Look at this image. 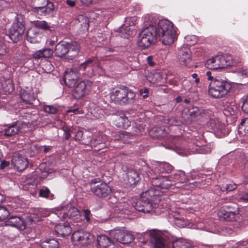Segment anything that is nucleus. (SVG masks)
<instances>
[{"label": "nucleus", "mask_w": 248, "mask_h": 248, "mask_svg": "<svg viewBox=\"0 0 248 248\" xmlns=\"http://www.w3.org/2000/svg\"><path fill=\"white\" fill-rule=\"evenodd\" d=\"M239 198L241 200L248 201V193L239 195Z\"/></svg>", "instance_id": "nucleus-64"}, {"label": "nucleus", "mask_w": 248, "mask_h": 248, "mask_svg": "<svg viewBox=\"0 0 248 248\" xmlns=\"http://www.w3.org/2000/svg\"><path fill=\"white\" fill-rule=\"evenodd\" d=\"M78 20L79 22H82L81 25L88 28L89 26V19L88 17L82 15L78 16Z\"/></svg>", "instance_id": "nucleus-45"}, {"label": "nucleus", "mask_w": 248, "mask_h": 248, "mask_svg": "<svg viewBox=\"0 0 248 248\" xmlns=\"http://www.w3.org/2000/svg\"><path fill=\"white\" fill-rule=\"evenodd\" d=\"M38 29H41L44 31L49 30L50 29V25L44 20L36 21L33 22L32 26Z\"/></svg>", "instance_id": "nucleus-34"}, {"label": "nucleus", "mask_w": 248, "mask_h": 248, "mask_svg": "<svg viewBox=\"0 0 248 248\" xmlns=\"http://www.w3.org/2000/svg\"><path fill=\"white\" fill-rule=\"evenodd\" d=\"M20 96L22 101L27 104L36 106L39 103L38 100L36 98L35 95L30 90L22 91Z\"/></svg>", "instance_id": "nucleus-22"}, {"label": "nucleus", "mask_w": 248, "mask_h": 248, "mask_svg": "<svg viewBox=\"0 0 248 248\" xmlns=\"http://www.w3.org/2000/svg\"><path fill=\"white\" fill-rule=\"evenodd\" d=\"M12 163L14 168L19 171L24 170L28 166L27 157L23 154L15 153L12 157Z\"/></svg>", "instance_id": "nucleus-20"}, {"label": "nucleus", "mask_w": 248, "mask_h": 248, "mask_svg": "<svg viewBox=\"0 0 248 248\" xmlns=\"http://www.w3.org/2000/svg\"><path fill=\"white\" fill-rule=\"evenodd\" d=\"M83 212L84 214L85 219L86 220L87 222H89L90 220V211L89 210L86 209L83 210Z\"/></svg>", "instance_id": "nucleus-58"}, {"label": "nucleus", "mask_w": 248, "mask_h": 248, "mask_svg": "<svg viewBox=\"0 0 248 248\" xmlns=\"http://www.w3.org/2000/svg\"><path fill=\"white\" fill-rule=\"evenodd\" d=\"M175 224L179 227H184L186 225V222L181 219H177L175 220Z\"/></svg>", "instance_id": "nucleus-53"}, {"label": "nucleus", "mask_w": 248, "mask_h": 248, "mask_svg": "<svg viewBox=\"0 0 248 248\" xmlns=\"http://www.w3.org/2000/svg\"><path fill=\"white\" fill-rule=\"evenodd\" d=\"M43 57L49 58L53 54V51L50 48H45L42 49Z\"/></svg>", "instance_id": "nucleus-47"}, {"label": "nucleus", "mask_w": 248, "mask_h": 248, "mask_svg": "<svg viewBox=\"0 0 248 248\" xmlns=\"http://www.w3.org/2000/svg\"><path fill=\"white\" fill-rule=\"evenodd\" d=\"M96 66H98V60L97 58L93 57L81 63L78 68L81 75L92 77L94 74V67Z\"/></svg>", "instance_id": "nucleus-15"}, {"label": "nucleus", "mask_w": 248, "mask_h": 248, "mask_svg": "<svg viewBox=\"0 0 248 248\" xmlns=\"http://www.w3.org/2000/svg\"><path fill=\"white\" fill-rule=\"evenodd\" d=\"M164 129L162 127L156 128L154 131L158 134L155 136L157 138H159L161 137L164 136L163 132Z\"/></svg>", "instance_id": "nucleus-54"}, {"label": "nucleus", "mask_w": 248, "mask_h": 248, "mask_svg": "<svg viewBox=\"0 0 248 248\" xmlns=\"http://www.w3.org/2000/svg\"><path fill=\"white\" fill-rule=\"evenodd\" d=\"M82 4L88 6L92 4L93 0H80Z\"/></svg>", "instance_id": "nucleus-61"}, {"label": "nucleus", "mask_w": 248, "mask_h": 248, "mask_svg": "<svg viewBox=\"0 0 248 248\" xmlns=\"http://www.w3.org/2000/svg\"><path fill=\"white\" fill-rule=\"evenodd\" d=\"M59 246V242L55 239L46 240L41 244L42 248H58Z\"/></svg>", "instance_id": "nucleus-35"}, {"label": "nucleus", "mask_w": 248, "mask_h": 248, "mask_svg": "<svg viewBox=\"0 0 248 248\" xmlns=\"http://www.w3.org/2000/svg\"><path fill=\"white\" fill-rule=\"evenodd\" d=\"M139 180V174L137 172L133 170H128L127 172V183L130 185H133Z\"/></svg>", "instance_id": "nucleus-32"}, {"label": "nucleus", "mask_w": 248, "mask_h": 248, "mask_svg": "<svg viewBox=\"0 0 248 248\" xmlns=\"http://www.w3.org/2000/svg\"><path fill=\"white\" fill-rule=\"evenodd\" d=\"M150 242L155 248H170L169 237L166 233L153 231L150 232Z\"/></svg>", "instance_id": "nucleus-12"}, {"label": "nucleus", "mask_w": 248, "mask_h": 248, "mask_svg": "<svg viewBox=\"0 0 248 248\" xmlns=\"http://www.w3.org/2000/svg\"><path fill=\"white\" fill-rule=\"evenodd\" d=\"M65 3L71 7H74L76 4L75 1L72 0H66Z\"/></svg>", "instance_id": "nucleus-62"}, {"label": "nucleus", "mask_w": 248, "mask_h": 248, "mask_svg": "<svg viewBox=\"0 0 248 248\" xmlns=\"http://www.w3.org/2000/svg\"><path fill=\"white\" fill-rule=\"evenodd\" d=\"M237 187V185L234 183H230L226 185H223L221 187V190L222 191H231L234 190Z\"/></svg>", "instance_id": "nucleus-40"}, {"label": "nucleus", "mask_w": 248, "mask_h": 248, "mask_svg": "<svg viewBox=\"0 0 248 248\" xmlns=\"http://www.w3.org/2000/svg\"><path fill=\"white\" fill-rule=\"evenodd\" d=\"M39 196L51 200L54 199V195L50 193L48 188L43 187L39 190Z\"/></svg>", "instance_id": "nucleus-37"}, {"label": "nucleus", "mask_w": 248, "mask_h": 248, "mask_svg": "<svg viewBox=\"0 0 248 248\" xmlns=\"http://www.w3.org/2000/svg\"><path fill=\"white\" fill-rule=\"evenodd\" d=\"M79 49L80 46L76 42H61L55 46V54L57 57L72 60L78 55Z\"/></svg>", "instance_id": "nucleus-5"}, {"label": "nucleus", "mask_w": 248, "mask_h": 248, "mask_svg": "<svg viewBox=\"0 0 248 248\" xmlns=\"http://www.w3.org/2000/svg\"><path fill=\"white\" fill-rule=\"evenodd\" d=\"M154 169L155 171L157 173H170L173 170V167L165 162H156Z\"/></svg>", "instance_id": "nucleus-29"}, {"label": "nucleus", "mask_w": 248, "mask_h": 248, "mask_svg": "<svg viewBox=\"0 0 248 248\" xmlns=\"http://www.w3.org/2000/svg\"><path fill=\"white\" fill-rule=\"evenodd\" d=\"M156 190L152 188L143 192L141 194L140 200L131 205L129 202L117 203L113 207L115 214L121 213L128 214L130 211L135 209L143 213H149L156 204L161 201V198L156 193ZM130 203H132L130 202Z\"/></svg>", "instance_id": "nucleus-1"}, {"label": "nucleus", "mask_w": 248, "mask_h": 248, "mask_svg": "<svg viewBox=\"0 0 248 248\" xmlns=\"http://www.w3.org/2000/svg\"><path fill=\"white\" fill-rule=\"evenodd\" d=\"M114 121L117 127L123 128H127L130 124L128 118L123 114L115 116Z\"/></svg>", "instance_id": "nucleus-28"}, {"label": "nucleus", "mask_w": 248, "mask_h": 248, "mask_svg": "<svg viewBox=\"0 0 248 248\" xmlns=\"http://www.w3.org/2000/svg\"><path fill=\"white\" fill-rule=\"evenodd\" d=\"M35 212L36 215L40 217H46L48 215V213L43 209H37Z\"/></svg>", "instance_id": "nucleus-50"}, {"label": "nucleus", "mask_w": 248, "mask_h": 248, "mask_svg": "<svg viewBox=\"0 0 248 248\" xmlns=\"http://www.w3.org/2000/svg\"><path fill=\"white\" fill-rule=\"evenodd\" d=\"M218 217L227 221L236 220L239 217V210L237 204L230 203L222 206L217 213Z\"/></svg>", "instance_id": "nucleus-8"}, {"label": "nucleus", "mask_w": 248, "mask_h": 248, "mask_svg": "<svg viewBox=\"0 0 248 248\" xmlns=\"http://www.w3.org/2000/svg\"><path fill=\"white\" fill-rule=\"evenodd\" d=\"M185 40L188 46L194 45L198 41L197 37L195 35H187L185 37Z\"/></svg>", "instance_id": "nucleus-41"}, {"label": "nucleus", "mask_w": 248, "mask_h": 248, "mask_svg": "<svg viewBox=\"0 0 248 248\" xmlns=\"http://www.w3.org/2000/svg\"><path fill=\"white\" fill-rule=\"evenodd\" d=\"M91 191L99 198H108L111 194V188L105 182L98 183L96 179L91 182Z\"/></svg>", "instance_id": "nucleus-11"}, {"label": "nucleus", "mask_w": 248, "mask_h": 248, "mask_svg": "<svg viewBox=\"0 0 248 248\" xmlns=\"http://www.w3.org/2000/svg\"><path fill=\"white\" fill-rule=\"evenodd\" d=\"M242 109L245 113L248 114V95L243 101Z\"/></svg>", "instance_id": "nucleus-52"}, {"label": "nucleus", "mask_w": 248, "mask_h": 248, "mask_svg": "<svg viewBox=\"0 0 248 248\" xmlns=\"http://www.w3.org/2000/svg\"><path fill=\"white\" fill-rule=\"evenodd\" d=\"M177 62L182 66L189 67L191 61V51L186 46L181 47L178 52L177 56Z\"/></svg>", "instance_id": "nucleus-19"}, {"label": "nucleus", "mask_w": 248, "mask_h": 248, "mask_svg": "<svg viewBox=\"0 0 248 248\" xmlns=\"http://www.w3.org/2000/svg\"><path fill=\"white\" fill-rule=\"evenodd\" d=\"M92 85V82L87 80L80 82L73 90V96L77 99L82 98L89 93Z\"/></svg>", "instance_id": "nucleus-17"}, {"label": "nucleus", "mask_w": 248, "mask_h": 248, "mask_svg": "<svg viewBox=\"0 0 248 248\" xmlns=\"http://www.w3.org/2000/svg\"><path fill=\"white\" fill-rule=\"evenodd\" d=\"M231 88V83L225 77L217 76L214 80L211 82L208 93L213 97L220 98L226 95Z\"/></svg>", "instance_id": "nucleus-4"}, {"label": "nucleus", "mask_w": 248, "mask_h": 248, "mask_svg": "<svg viewBox=\"0 0 248 248\" xmlns=\"http://www.w3.org/2000/svg\"><path fill=\"white\" fill-rule=\"evenodd\" d=\"M179 138L176 136L170 137V139L171 140L172 143L176 145L177 144V141L179 140Z\"/></svg>", "instance_id": "nucleus-63"}, {"label": "nucleus", "mask_w": 248, "mask_h": 248, "mask_svg": "<svg viewBox=\"0 0 248 248\" xmlns=\"http://www.w3.org/2000/svg\"><path fill=\"white\" fill-rule=\"evenodd\" d=\"M100 61L105 62H114L117 61V58L109 55H105L100 57Z\"/></svg>", "instance_id": "nucleus-46"}, {"label": "nucleus", "mask_w": 248, "mask_h": 248, "mask_svg": "<svg viewBox=\"0 0 248 248\" xmlns=\"http://www.w3.org/2000/svg\"><path fill=\"white\" fill-rule=\"evenodd\" d=\"M71 239L75 245L86 246L92 242L93 236L87 232L78 230L73 232Z\"/></svg>", "instance_id": "nucleus-14"}, {"label": "nucleus", "mask_w": 248, "mask_h": 248, "mask_svg": "<svg viewBox=\"0 0 248 248\" xmlns=\"http://www.w3.org/2000/svg\"><path fill=\"white\" fill-rule=\"evenodd\" d=\"M106 139V135L100 133L94 136L90 142V146L92 147H96L97 150H100L105 146L104 141Z\"/></svg>", "instance_id": "nucleus-26"}, {"label": "nucleus", "mask_w": 248, "mask_h": 248, "mask_svg": "<svg viewBox=\"0 0 248 248\" xmlns=\"http://www.w3.org/2000/svg\"><path fill=\"white\" fill-rule=\"evenodd\" d=\"M147 63L151 66H153L155 65V62L153 61V57L152 56H149L147 58Z\"/></svg>", "instance_id": "nucleus-59"}, {"label": "nucleus", "mask_w": 248, "mask_h": 248, "mask_svg": "<svg viewBox=\"0 0 248 248\" xmlns=\"http://www.w3.org/2000/svg\"><path fill=\"white\" fill-rule=\"evenodd\" d=\"M5 224L15 227L20 230H24L26 229L25 221L21 217L13 216L8 218L5 221Z\"/></svg>", "instance_id": "nucleus-21"}, {"label": "nucleus", "mask_w": 248, "mask_h": 248, "mask_svg": "<svg viewBox=\"0 0 248 248\" xmlns=\"http://www.w3.org/2000/svg\"><path fill=\"white\" fill-rule=\"evenodd\" d=\"M237 72L241 74L242 75H248V69L247 67L243 66H238L236 69Z\"/></svg>", "instance_id": "nucleus-49"}, {"label": "nucleus", "mask_w": 248, "mask_h": 248, "mask_svg": "<svg viewBox=\"0 0 248 248\" xmlns=\"http://www.w3.org/2000/svg\"><path fill=\"white\" fill-rule=\"evenodd\" d=\"M136 95L125 86L114 88L110 93V100L119 105H129L135 102Z\"/></svg>", "instance_id": "nucleus-3"}, {"label": "nucleus", "mask_w": 248, "mask_h": 248, "mask_svg": "<svg viewBox=\"0 0 248 248\" xmlns=\"http://www.w3.org/2000/svg\"><path fill=\"white\" fill-rule=\"evenodd\" d=\"M44 2L46 3L45 6L33 8V11L42 16L49 15L54 10V5L52 2L48 1L47 0H44Z\"/></svg>", "instance_id": "nucleus-23"}, {"label": "nucleus", "mask_w": 248, "mask_h": 248, "mask_svg": "<svg viewBox=\"0 0 248 248\" xmlns=\"http://www.w3.org/2000/svg\"><path fill=\"white\" fill-rule=\"evenodd\" d=\"M64 137L66 140H68L71 137V135L75 134L76 131L75 128H65L64 130Z\"/></svg>", "instance_id": "nucleus-42"}, {"label": "nucleus", "mask_w": 248, "mask_h": 248, "mask_svg": "<svg viewBox=\"0 0 248 248\" xmlns=\"http://www.w3.org/2000/svg\"><path fill=\"white\" fill-rule=\"evenodd\" d=\"M20 130V127L17 124H9L6 125L4 129V135L6 137H10L17 134Z\"/></svg>", "instance_id": "nucleus-30"}, {"label": "nucleus", "mask_w": 248, "mask_h": 248, "mask_svg": "<svg viewBox=\"0 0 248 248\" xmlns=\"http://www.w3.org/2000/svg\"><path fill=\"white\" fill-rule=\"evenodd\" d=\"M173 184H176L178 183H183L187 180V178L184 171H180L178 173H175L173 176H170Z\"/></svg>", "instance_id": "nucleus-33"}, {"label": "nucleus", "mask_w": 248, "mask_h": 248, "mask_svg": "<svg viewBox=\"0 0 248 248\" xmlns=\"http://www.w3.org/2000/svg\"><path fill=\"white\" fill-rule=\"evenodd\" d=\"M157 37L166 45L171 44L177 37L176 28L173 24L166 19L155 22Z\"/></svg>", "instance_id": "nucleus-2"}, {"label": "nucleus", "mask_w": 248, "mask_h": 248, "mask_svg": "<svg viewBox=\"0 0 248 248\" xmlns=\"http://www.w3.org/2000/svg\"><path fill=\"white\" fill-rule=\"evenodd\" d=\"M80 75L78 68L67 70L65 71L63 76L65 84L71 88L75 87Z\"/></svg>", "instance_id": "nucleus-18"}, {"label": "nucleus", "mask_w": 248, "mask_h": 248, "mask_svg": "<svg viewBox=\"0 0 248 248\" xmlns=\"http://www.w3.org/2000/svg\"><path fill=\"white\" fill-rule=\"evenodd\" d=\"M6 53V46L2 42H0V56H3Z\"/></svg>", "instance_id": "nucleus-56"}, {"label": "nucleus", "mask_w": 248, "mask_h": 248, "mask_svg": "<svg viewBox=\"0 0 248 248\" xmlns=\"http://www.w3.org/2000/svg\"><path fill=\"white\" fill-rule=\"evenodd\" d=\"M206 76H207V78L208 80H211L212 81L214 80V79L216 78V77H214L212 76V73L210 71H207L206 72Z\"/></svg>", "instance_id": "nucleus-60"}, {"label": "nucleus", "mask_w": 248, "mask_h": 248, "mask_svg": "<svg viewBox=\"0 0 248 248\" xmlns=\"http://www.w3.org/2000/svg\"><path fill=\"white\" fill-rule=\"evenodd\" d=\"M44 111L49 114H55L58 111L57 108L53 106L45 105L43 107Z\"/></svg>", "instance_id": "nucleus-39"}, {"label": "nucleus", "mask_w": 248, "mask_h": 248, "mask_svg": "<svg viewBox=\"0 0 248 248\" xmlns=\"http://www.w3.org/2000/svg\"><path fill=\"white\" fill-rule=\"evenodd\" d=\"M71 228L67 224H60L56 226L55 231L60 235L65 237L68 236L71 232Z\"/></svg>", "instance_id": "nucleus-31"}, {"label": "nucleus", "mask_w": 248, "mask_h": 248, "mask_svg": "<svg viewBox=\"0 0 248 248\" xmlns=\"http://www.w3.org/2000/svg\"><path fill=\"white\" fill-rule=\"evenodd\" d=\"M207 126L215 132L224 133L225 125L220 122L214 115L212 116L209 121L207 123Z\"/></svg>", "instance_id": "nucleus-25"}, {"label": "nucleus", "mask_w": 248, "mask_h": 248, "mask_svg": "<svg viewBox=\"0 0 248 248\" xmlns=\"http://www.w3.org/2000/svg\"><path fill=\"white\" fill-rule=\"evenodd\" d=\"M33 57L36 59H39L43 58L42 49L36 51L32 55Z\"/></svg>", "instance_id": "nucleus-55"}, {"label": "nucleus", "mask_w": 248, "mask_h": 248, "mask_svg": "<svg viewBox=\"0 0 248 248\" xmlns=\"http://www.w3.org/2000/svg\"><path fill=\"white\" fill-rule=\"evenodd\" d=\"M109 234L113 239L123 244L130 243L134 239L131 232L123 230H111L109 232Z\"/></svg>", "instance_id": "nucleus-16"}, {"label": "nucleus", "mask_w": 248, "mask_h": 248, "mask_svg": "<svg viewBox=\"0 0 248 248\" xmlns=\"http://www.w3.org/2000/svg\"><path fill=\"white\" fill-rule=\"evenodd\" d=\"M9 215V211L4 207L0 206V220L5 219Z\"/></svg>", "instance_id": "nucleus-43"}, {"label": "nucleus", "mask_w": 248, "mask_h": 248, "mask_svg": "<svg viewBox=\"0 0 248 248\" xmlns=\"http://www.w3.org/2000/svg\"><path fill=\"white\" fill-rule=\"evenodd\" d=\"M234 64L232 56L229 54L216 56L208 60L206 62L207 68L212 70L226 68Z\"/></svg>", "instance_id": "nucleus-7"}, {"label": "nucleus", "mask_w": 248, "mask_h": 248, "mask_svg": "<svg viewBox=\"0 0 248 248\" xmlns=\"http://www.w3.org/2000/svg\"><path fill=\"white\" fill-rule=\"evenodd\" d=\"M147 175L152 180V185L157 188L168 189L170 186L174 185V184L172 183L171 179L170 178V176L169 177L161 176L159 174L155 173L153 170L149 171Z\"/></svg>", "instance_id": "nucleus-10"}, {"label": "nucleus", "mask_w": 248, "mask_h": 248, "mask_svg": "<svg viewBox=\"0 0 248 248\" xmlns=\"http://www.w3.org/2000/svg\"><path fill=\"white\" fill-rule=\"evenodd\" d=\"M1 88L4 92L8 93L12 92L14 89L12 80L10 79H7L2 83Z\"/></svg>", "instance_id": "nucleus-38"}, {"label": "nucleus", "mask_w": 248, "mask_h": 248, "mask_svg": "<svg viewBox=\"0 0 248 248\" xmlns=\"http://www.w3.org/2000/svg\"><path fill=\"white\" fill-rule=\"evenodd\" d=\"M75 130L76 131V132L75 134H73L74 135V138L75 139V140H80V139L82 138V136L83 135V132L82 131L79 130L78 129H77L75 128Z\"/></svg>", "instance_id": "nucleus-51"}, {"label": "nucleus", "mask_w": 248, "mask_h": 248, "mask_svg": "<svg viewBox=\"0 0 248 248\" xmlns=\"http://www.w3.org/2000/svg\"><path fill=\"white\" fill-rule=\"evenodd\" d=\"M243 126L245 127L244 130H247L248 133V118L244 119L241 121L239 126V129H243Z\"/></svg>", "instance_id": "nucleus-48"}, {"label": "nucleus", "mask_w": 248, "mask_h": 248, "mask_svg": "<svg viewBox=\"0 0 248 248\" xmlns=\"http://www.w3.org/2000/svg\"><path fill=\"white\" fill-rule=\"evenodd\" d=\"M41 34L38 29L31 26L26 33L27 40L31 43H37L40 41Z\"/></svg>", "instance_id": "nucleus-24"}, {"label": "nucleus", "mask_w": 248, "mask_h": 248, "mask_svg": "<svg viewBox=\"0 0 248 248\" xmlns=\"http://www.w3.org/2000/svg\"><path fill=\"white\" fill-rule=\"evenodd\" d=\"M149 93V90L147 88L140 90V94L143 96V98H146L148 96Z\"/></svg>", "instance_id": "nucleus-57"}, {"label": "nucleus", "mask_w": 248, "mask_h": 248, "mask_svg": "<svg viewBox=\"0 0 248 248\" xmlns=\"http://www.w3.org/2000/svg\"><path fill=\"white\" fill-rule=\"evenodd\" d=\"M172 247V248H191V245L189 243L182 239L173 241Z\"/></svg>", "instance_id": "nucleus-36"}, {"label": "nucleus", "mask_w": 248, "mask_h": 248, "mask_svg": "<svg viewBox=\"0 0 248 248\" xmlns=\"http://www.w3.org/2000/svg\"><path fill=\"white\" fill-rule=\"evenodd\" d=\"M56 210V215L60 218L75 220L80 217L79 211L71 204L61 205Z\"/></svg>", "instance_id": "nucleus-9"}, {"label": "nucleus", "mask_w": 248, "mask_h": 248, "mask_svg": "<svg viewBox=\"0 0 248 248\" xmlns=\"http://www.w3.org/2000/svg\"><path fill=\"white\" fill-rule=\"evenodd\" d=\"M237 110V108L235 106H230L227 107L224 110V114L226 115H233Z\"/></svg>", "instance_id": "nucleus-44"}, {"label": "nucleus", "mask_w": 248, "mask_h": 248, "mask_svg": "<svg viewBox=\"0 0 248 248\" xmlns=\"http://www.w3.org/2000/svg\"><path fill=\"white\" fill-rule=\"evenodd\" d=\"M157 37L155 21H151L150 25L139 34L138 44L139 47L144 49L155 42Z\"/></svg>", "instance_id": "nucleus-6"}, {"label": "nucleus", "mask_w": 248, "mask_h": 248, "mask_svg": "<svg viewBox=\"0 0 248 248\" xmlns=\"http://www.w3.org/2000/svg\"><path fill=\"white\" fill-rule=\"evenodd\" d=\"M24 31V24L17 17L9 30L8 36L13 42H17L22 39Z\"/></svg>", "instance_id": "nucleus-13"}, {"label": "nucleus", "mask_w": 248, "mask_h": 248, "mask_svg": "<svg viewBox=\"0 0 248 248\" xmlns=\"http://www.w3.org/2000/svg\"><path fill=\"white\" fill-rule=\"evenodd\" d=\"M97 242L98 245L103 248H117L110 239L105 235H98Z\"/></svg>", "instance_id": "nucleus-27"}]
</instances>
